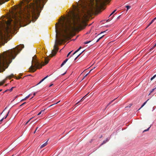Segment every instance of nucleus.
<instances>
[{
    "label": "nucleus",
    "instance_id": "obj_26",
    "mask_svg": "<svg viewBox=\"0 0 156 156\" xmlns=\"http://www.w3.org/2000/svg\"><path fill=\"white\" fill-rule=\"evenodd\" d=\"M156 46V43H155L154 44V46L152 47V48H154Z\"/></svg>",
    "mask_w": 156,
    "mask_h": 156
},
{
    "label": "nucleus",
    "instance_id": "obj_21",
    "mask_svg": "<svg viewBox=\"0 0 156 156\" xmlns=\"http://www.w3.org/2000/svg\"><path fill=\"white\" fill-rule=\"evenodd\" d=\"M126 7L127 9H129L130 8V6L129 5H126Z\"/></svg>",
    "mask_w": 156,
    "mask_h": 156
},
{
    "label": "nucleus",
    "instance_id": "obj_13",
    "mask_svg": "<svg viewBox=\"0 0 156 156\" xmlns=\"http://www.w3.org/2000/svg\"><path fill=\"white\" fill-rule=\"evenodd\" d=\"M6 80V79H5L0 82V86L3 85L5 83Z\"/></svg>",
    "mask_w": 156,
    "mask_h": 156
},
{
    "label": "nucleus",
    "instance_id": "obj_31",
    "mask_svg": "<svg viewBox=\"0 0 156 156\" xmlns=\"http://www.w3.org/2000/svg\"><path fill=\"white\" fill-rule=\"evenodd\" d=\"M155 88L152 89V90L150 91V93H152L154 91V90H155Z\"/></svg>",
    "mask_w": 156,
    "mask_h": 156
},
{
    "label": "nucleus",
    "instance_id": "obj_43",
    "mask_svg": "<svg viewBox=\"0 0 156 156\" xmlns=\"http://www.w3.org/2000/svg\"><path fill=\"white\" fill-rule=\"evenodd\" d=\"M6 108H7V107H6V108H5V109H4V110L3 111V112H4V111L5 110V109Z\"/></svg>",
    "mask_w": 156,
    "mask_h": 156
},
{
    "label": "nucleus",
    "instance_id": "obj_14",
    "mask_svg": "<svg viewBox=\"0 0 156 156\" xmlns=\"http://www.w3.org/2000/svg\"><path fill=\"white\" fill-rule=\"evenodd\" d=\"M109 140L108 139H107L106 140H104L102 143L101 144V145L104 144H105Z\"/></svg>",
    "mask_w": 156,
    "mask_h": 156
},
{
    "label": "nucleus",
    "instance_id": "obj_4",
    "mask_svg": "<svg viewBox=\"0 0 156 156\" xmlns=\"http://www.w3.org/2000/svg\"><path fill=\"white\" fill-rule=\"evenodd\" d=\"M45 63L43 62V64H41L40 62L38 61L37 59V57L35 56L32 58V65L29 68L30 72H34L36 70V69H39L41 68L43 66L48 64V62L49 59L48 58H44Z\"/></svg>",
    "mask_w": 156,
    "mask_h": 156
},
{
    "label": "nucleus",
    "instance_id": "obj_25",
    "mask_svg": "<svg viewBox=\"0 0 156 156\" xmlns=\"http://www.w3.org/2000/svg\"><path fill=\"white\" fill-rule=\"evenodd\" d=\"M32 119V118L30 119L25 124V125H26L30 121V120Z\"/></svg>",
    "mask_w": 156,
    "mask_h": 156
},
{
    "label": "nucleus",
    "instance_id": "obj_22",
    "mask_svg": "<svg viewBox=\"0 0 156 156\" xmlns=\"http://www.w3.org/2000/svg\"><path fill=\"white\" fill-rule=\"evenodd\" d=\"M60 102V101H58V102H57L56 103H55V104H53V105H50V106H49V107H51V106H53V105H54L56 104H57L58 103H59V102Z\"/></svg>",
    "mask_w": 156,
    "mask_h": 156
},
{
    "label": "nucleus",
    "instance_id": "obj_56",
    "mask_svg": "<svg viewBox=\"0 0 156 156\" xmlns=\"http://www.w3.org/2000/svg\"><path fill=\"white\" fill-rule=\"evenodd\" d=\"M13 156V155H12V156Z\"/></svg>",
    "mask_w": 156,
    "mask_h": 156
},
{
    "label": "nucleus",
    "instance_id": "obj_54",
    "mask_svg": "<svg viewBox=\"0 0 156 156\" xmlns=\"http://www.w3.org/2000/svg\"><path fill=\"white\" fill-rule=\"evenodd\" d=\"M30 75H29V76H30Z\"/></svg>",
    "mask_w": 156,
    "mask_h": 156
},
{
    "label": "nucleus",
    "instance_id": "obj_29",
    "mask_svg": "<svg viewBox=\"0 0 156 156\" xmlns=\"http://www.w3.org/2000/svg\"><path fill=\"white\" fill-rule=\"evenodd\" d=\"M14 88V87H12L9 90V91H10V92H11L12 91V90L13 88Z\"/></svg>",
    "mask_w": 156,
    "mask_h": 156
},
{
    "label": "nucleus",
    "instance_id": "obj_52",
    "mask_svg": "<svg viewBox=\"0 0 156 156\" xmlns=\"http://www.w3.org/2000/svg\"><path fill=\"white\" fill-rule=\"evenodd\" d=\"M33 97H32V98H30V99H31L32 98H33Z\"/></svg>",
    "mask_w": 156,
    "mask_h": 156
},
{
    "label": "nucleus",
    "instance_id": "obj_27",
    "mask_svg": "<svg viewBox=\"0 0 156 156\" xmlns=\"http://www.w3.org/2000/svg\"><path fill=\"white\" fill-rule=\"evenodd\" d=\"M156 20V17H155L151 21V22H152V23H153L154 21V20Z\"/></svg>",
    "mask_w": 156,
    "mask_h": 156
},
{
    "label": "nucleus",
    "instance_id": "obj_1",
    "mask_svg": "<svg viewBox=\"0 0 156 156\" xmlns=\"http://www.w3.org/2000/svg\"><path fill=\"white\" fill-rule=\"evenodd\" d=\"M95 1V2L91 1L89 8L85 6L81 5V10H80L78 6L73 5V10L71 12L70 19H68L66 22L60 23L58 29H57L58 24H56L55 44L49 56L51 57L56 55L58 49L57 44H61L66 40L70 39L69 36L71 32L81 26V20L80 15L81 11L83 13V17H86L88 15L94 13L100 10L103 5L108 0Z\"/></svg>",
    "mask_w": 156,
    "mask_h": 156
},
{
    "label": "nucleus",
    "instance_id": "obj_39",
    "mask_svg": "<svg viewBox=\"0 0 156 156\" xmlns=\"http://www.w3.org/2000/svg\"><path fill=\"white\" fill-rule=\"evenodd\" d=\"M17 96H16L15 98L14 99V100H13V101H14L15 99L16 98H17Z\"/></svg>",
    "mask_w": 156,
    "mask_h": 156
},
{
    "label": "nucleus",
    "instance_id": "obj_16",
    "mask_svg": "<svg viewBox=\"0 0 156 156\" xmlns=\"http://www.w3.org/2000/svg\"><path fill=\"white\" fill-rule=\"evenodd\" d=\"M104 35L102 36L101 37H100L96 41V42H98L101 39L102 37L104 36Z\"/></svg>",
    "mask_w": 156,
    "mask_h": 156
},
{
    "label": "nucleus",
    "instance_id": "obj_15",
    "mask_svg": "<svg viewBox=\"0 0 156 156\" xmlns=\"http://www.w3.org/2000/svg\"><path fill=\"white\" fill-rule=\"evenodd\" d=\"M14 76V75L12 74H11L10 75L8 76L7 78L11 79L12 77Z\"/></svg>",
    "mask_w": 156,
    "mask_h": 156
},
{
    "label": "nucleus",
    "instance_id": "obj_35",
    "mask_svg": "<svg viewBox=\"0 0 156 156\" xmlns=\"http://www.w3.org/2000/svg\"><path fill=\"white\" fill-rule=\"evenodd\" d=\"M53 85V83H52L51 84H50L49 86V87H51V86H52V85Z\"/></svg>",
    "mask_w": 156,
    "mask_h": 156
},
{
    "label": "nucleus",
    "instance_id": "obj_7",
    "mask_svg": "<svg viewBox=\"0 0 156 156\" xmlns=\"http://www.w3.org/2000/svg\"><path fill=\"white\" fill-rule=\"evenodd\" d=\"M68 60V59L67 58L65 60H64L63 62L61 64V66L62 67L66 63V62H67V61Z\"/></svg>",
    "mask_w": 156,
    "mask_h": 156
},
{
    "label": "nucleus",
    "instance_id": "obj_18",
    "mask_svg": "<svg viewBox=\"0 0 156 156\" xmlns=\"http://www.w3.org/2000/svg\"><path fill=\"white\" fill-rule=\"evenodd\" d=\"M156 76V75H154L151 79V80H152L154 79Z\"/></svg>",
    "mask_w": 156,
    "mask_h": 156
},
{
    "label": "nucleus",
    "instance_id": "obj_19",
    "mask_svg": "<svg viewBox=\"0 0 156 156\" xmlns=\"http://www.w3.org/2000/svg\"><path fill=\"white\" fill-rule=\"evenodd\" d=\"M91 41H89L85 42H84V44H87L89 43Z\"/></svg>",
    "mask_w": 156,
    "mask_h": 156
},
{
    "label": "nucleus",
    "instance_id": "obj_45",
    "mask_svg": "<svg viewBox=\"0 0 156 156\" xmlns=\"http://www.w3.org/2000/svg\"><path fill=\"white\" fill-rule=\"evenodd\" d=\"M20 78V77H19L18 78H16V79H19Z\"/></svg>",
    "mask_w": 156,
    "mask_h": 156
},
{
    "label": "nucleus",
    "instance_id": "obj_12",
    "mask_svg": "<svg viewBox=\"0 0 156 156\" xmlns=\"http://www.w3.org/2000/svg\"><path fill=\"white\" fill-rule=\"evenodd\" d=\"M149 100V99H148L146 101H145L143 103V104L142 105L141 107L138 109V110H140L141 108H142L146 104L147 102Z\"/></svg>",
    "mask_w": 156,
    "mask_h": 156
},
{
    "label": "nucleus",
    "instance_id": "obj_24",
    "mask_svg": "<svg viewBox=\"0 0 156 156\" xmlns=\"http://www.w3.org/2000/svg\"><path fill=\"white\" fill-rule=\"evenodd\" d=\"M72 51H71L68 53L67 56V57H68L71 54Z\"/></svg>",
    "mask_w": 156,
    "mask_h": 156
},
{
    "label": "nucleus",
    "instance_id": "obj_48",
    "mask_svg": "<svg viewBox=\"0 0 156 156\" xmlns=\"http://www.w3.org/2000/svg\"><path fill=\"white\" fill-rule=\"evenodd\" d=\"M113 14L112 13H111V14L110 15V16H111Z\"/></svg>",
    "mask_w": 156,
    "mask_h": 156
},
{
    "label": "nucleus",
    "instance_id": "obj_40",
    "mask_svg": "<svg viewBox=\"0 0 156 156\" xmlns=\"http://www.w3.org/2000/svg\"><path fill=\"white\" fill-rule=\"evenodd\" d=\"M153 48H152L150 49V51H151Z\"/></svg>",
    "mask_w": 156,
    "mask_h": 156
},
{
    "label": "nucleus",
    "instance_id": "obj_10",
    "mask_svg": "<svg viewBox=\"0 0 156 156\" xmlns=\"http://www.w3.org/2000/svg\"><path fill=\"white\" fill-rule=\"evenodd\" d=\"M48 76H46V77H44L43 79L37 84V85L38 84H39L40 83H41L42 81H43L44 80H45L46 78H47L48 77Z\"/></svg>",
    "mask_w": 156,
    "mask_h": 156
},
{
    "label": "nucleus",
    "instance_id": "obj_46",
    "mask_svg": "<svg viewBox=\"0 0 156 156\" xmlns=\"http://www.w3.org/2000/svg\"><path fill=\"white\" fill-rule=\"evenodd\" d=\"M120 16H118V18H117V19H119V18H120Z\"/></svg>",
    "mask_w": 156,
    "mask_h": 156
},
{
    "label": "nucleus",
    "instance_id": "obj_17",
    "mask_svg": "<svg viewBox=\"0 0 156 156\" xmlns=\"http://www.w3.org/2000/svg\"><path fill=\"white\" fill-rule=\"evenodd\" d=\"M116 98L115 99H114L113 100H112L111 102H109L108 104V105H107V107L110 104H111L112 102H113Z\"/></svg>",
    "mask_w": 156,
    "mask_h": 156
},
{
    "label": "nucleus",
    "instance_id": "obj_6",
    "mask_svg": "<svg viewBox=\"0 0 156 156\" xmlns=\"http://www.w3.org/2000/svg\"><path fill=\"white\" fill-rule=\"evenodd\" d=\"M47 142H48V141H47L44 144H43L41 145L40 147V148H42L43 147H44L45 146L48 144Z\"/></svg>",
    "mask_w": 156,
    "mask_h": 156
},
{
    "label": "nucleus",
    "instance_id": "obj_47",
    "mask_svg": "<svg viewBox=\"0 0 156 156\" xmlns=\"http://www.w3.org/2000/svg\"><path fill=\"white\" fill-rule=\"evenodd\" d=\"M36 130L34 132V133H35V132H36Z\"/></svg>",
    "mask_w": 156,
    "mask_h": 156
},
{
    "label": "nucleus",
    "instance_id": "obj_2",
    "mask_svg": "<svg viewBox=\"0 0 156 156\" xmlns=\"http://www.w3.org/2000/svg\"><path fill=\"white\" fill-rule=\"evenodd\" d=\"M3 21L0 24V43L5 41L11 31L19 25V9L12 13L7 21Z\"/></svg>",
    "mask_w": 156,
    "mask_h": 156
},
{
    "label": "nucleus",
    "instance_id": "obj_51",
    "mask_svg": "<svg viewBox=\"0 0 156 156\" xmlns=\"http://www.w3.org/2000/svg\"><path fill=\"white\" fill-rule=\"evenodd\" d=\"M7 86V84H6V85H5V86Z\"/></svg>",
    "mask_w": 156,
    "mask_h": 156
},
{
    "label": "nucleus",
    "instance_id": "obj_3",
    "mask_svg": "<svg viewBox=\"0 0 156 156\" xmlns=\"http://www.w3.org/2000/svg\"><path fill=\"white\" fill-rule=\"evenodd\" d=\"M24 48L23 45L17 46L16 48L4 51L0 55V71L2 69L7 68L9 64L12 62L17 55Z\"/></svg>",
    "mask_w": 156,
    "mask_h": 156
},
{
    "label": "nucleus",
    "instance_id": "obj_44",
    "mask_svg": "<svg viewBox=\"0 0 156 156\" xmlns=\"http://www.w3.org/2000/svg\"><path fill=\"white\" fill-rule=\"evenodd\" d=\"M38 128V127H37V128H36V129L35 130H36V131H37V129Z\"/></svg>",
    "mask_w": 156,
    "mask_h": 156
},
{
    "label": "nucleus",
    "instance_id": "obj_30",
    "mask_svg": "<svg viewBox=\"0 0 156 156\" xmlns=\"http://www.w3.org/2000/svg\"><path fill=\"white\" fill-rule=\"evenodd\" d=\"M92 70V69L90 71V72H89L88 73H87V74H86L85 75V76H84V77H86V76H87V75L88 74H89V73H90V72Z\"/></svg>",
    "mask_w": 156,
    "mask_h": 156
},
{
    "label": "nucleus",
    "instance_id": "obj_36",
    "mask_svg": "<svg viewBox=\"0 0 156 156\" xmlns=\"http://www.w3.org/2000/svg\"><path fill=\"white\" fill-rule=\"evenodd\" d=\"M9 91V89H7V90H6L5 91V92H7V91Z\"/></svg>",
    "mask_w": 156,
    "mask_h": 156
},
{
    "label": "nucleus",
    "instance_id": "obj_20",
    "mask_svg": "<svg viewBox=\"0 0 156 156\" xmlns=\"http://www.w3.org/2000/svg\"><path fill=\"white\" fill-rule=\"evenodd\" d=\"M45 109H44V110H41V111L40 112H39L38 113V115H40V114H41V113L42 112L44 111Z\"/></svg>",
    "mask_w": 156,
    "mask_h": 156
},
{
    "label": "nucleus",
    "instance_id": "obj_50",
    "mask_svg": "<svg viewBox=\"0 0 156 156\" xmlns=\"http://www.w3.org/2000/svg\"><path fill=\"white\" fill-rule=\"evenodd\" d=\"M85 77H84L83 78V80L84 79V78H85Z\"/></svg>",
    "mask_w": 156,
    "mask_h": 156
},
{
    "label": "nucleus",
    "instance_id": "obj_53",
    "mask_svg": "<svg viewBox=\"0 0 156 156\" xmlns=\"http://www.w3.org/2000/svg\"><path fill=\"white\" fill-rule=\"evenodd\" d=\"M108 20H107V21H108Z\"/></svg>",
    "mask_w": 156,
    "mask_h": 156
},
{
    "label": "nucleus",
    "instance_id": "obj_38",
    "mask_svg": "<svg viewBox=\"0 0 156 156\" xmlns=\"http://www.w3.org/2000/svg\"><path fill=\"white\" fill-rule=\"evenodd\" d=\"M106 31H104L102 32H101V33H104L105 32H106Z\"/></svg>",
    "mask_w": 156,
    "mask_h": 156
},
{
    "label": "nucleus",
    "instance_id": "obj_49",
    "mask_svg": "<svg viewBox=\"0 0 156 156\" xmlns=\"http://www.w3.org/2000/svg\"><path fill=\"white\" fill-rule=\"evenodd\" d=\"M2 91V89L0 90V92L1 91Z\"/></svg>",
    "mask_w": 156,
    "mask_h": 156
},
{
    "label": "nucleus",
    "instance_id": "obj_55",
    "mask_svg": "<svg viewBox=\"0 0 156 156\" xmlns=\"http://www.w3.org/2000/svg\"><path fill=\"white\" fill-rule=\"evenodd\" d=\"M153 109H154V107L153 108Z\"/></svg>",
    "mask_w": 156,
    "mask_h": 156
},
{
    "label": "nucleus",
    "instance_id": "obj_11",
    "mask_svg": "<svg viewBox=\"0 0 156 156\" xmlns=\"http://www.w3.org/2000/svg\"><path fill=\"white\" fill-rule=\"evenodd\" d=\"M9 111L8 112H7V114L6 115V116H5V117H3V118L0 120V121H2L4 119H5L6 118V117H7L8 115V114L9 113Z\"/></svg>",
    "mask_w": 156,
    "mask_h": 156
},
{
    "label": "nucleus",
    "instance_id": "obj_23",
    "mask_svg": "<svg viewBox=\"0 0 156 156\" xmlns=\"http://www.w3.org/2000/svg\"><path fill=\"white\" fill-rule=\"evenodd\" d=\"M151 126H150V127H149L148 129H145V130H144V132H146V131H148L149 130V129L150 128Z\"/></svg>",
    "mask_w": 156,
    "mask_h": 156
},
{
    "label": "nucleus",
    "instance_id": "obj_42",
    "mask_svg": "<svg viewBox=\"0 0 156 156\" xmlns=\"http://www.w3.org/2000/svg\"><path fill=\"white\" fill-rule=\"evenodd\" d=\"M66 73L65 72L63 74H62V75H65L66 74Z\"/></svg>",
    "mask_w": 156,
    "mask_h": 156
},
{
    "label": "nucleus",
    "instance_id": "obj_28",
    "mask_svg": "<svg viewBox=\"0 0 156 156\" xmlns=\"http://www.w3.org/2000/svg\"><path fill=\"white\" fill-rule=\"evenodd\" d=\"M26 103V102L23 103L22 104L20 105V107H21L25 104Z\"/></svg>",
    "mask_w": 156,
    "mask_h": 156
},
{
    "label": "nucleus",
    "instance_id": "obj_33",
    "mask_svg": "<svg viewBox=\"0 0 156 156\" xmlns=\"http://www.w3.org/2000/svg\"><path fill=\"white\" fill-rule=\"evenodd\" d=\"M82 52H81V53H80V54H79V55H78L76 57L77 58H78V57L80 56V54H81Z\"/></svg>",
    "mask_w": 156,
    "mask_h": 156
},
{
    "label": "nucleus",
    "instance_id": "obj_34",
    "mask_svg": "<svg viewBox=\"0 0 156 156\" xmlns=\"http://www.w3.org/2000/svg\"><path fill=\"white\" fill-rule=\"evenodd\" d=\"M116 11V10H114L112 12V14H113Z\"/></svg>",
    "mask_w": 156,
    "mask_h": 156
},
{
    "label": "nucleus",
    "instance_id": "obj_8",
    "mask_svg": "<svg viewBox=\"0 0 156 156\" xmlns=\"http://www.w3.org/2000/svg\"><path fill=\"white\" fill-rule=\"evenodd\" d=\"M30 94H29L25 98L21 100V101H23L26 100L28 98L30 97Z\"/></svg>",
    "mask_w": 156,
    "mask_h": 156
},
{
    "label": "nucleus",
    "instance_id": "obj_32",
    "mask_svg": "<svg viewBox=\"0 0 156 156\" xmlns=\"http://www.w3.org/2000/svg\"><path fill=\"white\" fill-rule=\"evenodd\" d=\"M152 23V22H151L148 25V26H147V27L149 26Z\"/></svg>",
    "mask_w": 156,
    "mask_h": 156
},
{
    "label": "nucleus",
    "instance_id": "obj_37",
    "mask_svg": "<svg viewBox=\"0 0 156 156\" xmlns=\"http://www.w3.org/2000/svg\"><path fill=\"white\" fill-rule=\"evenodd\" d=\"M36 92H34V96H35L36 95Z\"/></svg>",
    "mask_w": 156,
    "mask_h": 156
},
{
    "label": "nucleus",
    "instance_id": "obj_41",
    "mask_svg": "<svg viewBox=\"0 0 156 156\" xmlns=\"http://www.w3.org/2000/svg\"><path fill=\"white\" fill-rule=\"evenodd\" d=\"M77 58L76 57V58L74 59V60H76Z\"/></svg>",
    "mask_w": 156,
    "mask_h": 156
},
{
    "label": "nucleus",
    "instance_id": "obj_5",
    "mask_svg": "<svg viewBox=\"0 0 156 156\" xmlns=\"http://www.w3.org/2000/svg\"><path fill=\"white\" fill-rule=\"evenodd\" d=\"M81 47H80L77 50H76V51H75L74 53H73V55H71L70 56V57H71L73 55H74L75 54H76V52H77L78 51H79L80 49L81 48Z\"/></svg>",
    "mask_w": 156,
    "mask_h": 156
},
{
    "label": "nucleus",
    "instance_id": "obj_9",
    "mask_svg": "<svg viewBox=\"0 0 156 156\" xmlns=\"http://www.w3.org/2000/svg\"><path fill=\"white\" fill-rule=\"evenodd\" d=\"M87 95V94H86V95H85L84 97H83L76 104V105H77V104H78L79 102H81V101H82L85 98V97H86V96Z\"/></svg>",
    "mask_w": 156,
    "mask_h": 156
}]
</instances>
